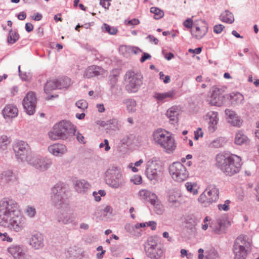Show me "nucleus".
<instances>
[{
	"mask_svg": "<svg viewBox=\"0 0 259 259\" xmlns=\"http://www.w3.org/2000/svg\"><path fill=\"white\" fill-rule=\"evenodd\" d=\"M215 160L216 167L226 176L230 177L239 173L242 165L241 158L233 154H218Z\"/></svg>",
	"mask_w": 259,
	"mask_h": 259,
	"instance_id": "nucleus-1",
	"label": "nucleus"
},
{
	"mask_svg": "<svg viewBox=\"0 0 259 259\" xmlns=\"http://www.w3.org/2000/svg\"><path fill=\"white\" fill-rule=\"evenodd\" d=\"M65 195H52V200L55 207L60 210L57 213L58 221L63 224H68L74 222L75 218L70 211L69 200Z\"/></svg>",
	"mask_w": 259,
	"mask_h": 259,
	"instance_id": "nucleus-2",
	"label": "nucleus"
},
{
	"mask_svg": "<svg viewBox=\"0 0 259 259\" xmlns=\"http://www.w3.org/2000/svg\"><path fill=\"white\" fill-rule=\"evenodd\" d=\"M75 133L76 127L70 121L62 120L53 126L48 136L53 140H66L75 136Z\"/></svg>",
	"mask_w": 259,
	"mask_h": 259,
	"instance_id": "nucleus-3",
	"label": "nucleus"
},
{
	"mask_svg": "<svg viewBox=\"0 0 259 259\" xmlns=\"http://www.w3.org/2000/svg\"><path fill=\"white\" fill-rule=\"evenodd\" d=\"M18 212L19 206L15 200L4 198L0 200V225L7 224L8 219Z\"/></svg>",
	"mask_w": 259,
	"mask_h": 259,
	"instance_id": "nucleus-4",
	"label": "nucleus"
},
{
	"mask_svg": "<svg viewBox=\"0 0 259 259\" xmlns=\"http://www.w3.org/2000/svg\"><path fill=\"white\" fill-rule=\"evenodd\" d=\"M106 183L113 188H121L125 182L121 169L117 166L109 168L105 173Z\"/></svg>",
	"mask_w": 259,
	"mask_h": 259,
	"instance_id": "nucleus-5",
	"label": "nucleus"
},
{
	"mask_svg": "<svg viewBox=\"0 0 259 259\" xmlns=\"http://www.w3.org/2000/svg\"><path fill=\"white\" fill-rule=\"evenodd\" d=\"M125 89L129 93H136L143 84V75L141 73L127 71L124 76Z\"/></svg>",
	"mask_w": 259,
	"mask_h": 259,
	"instance_id": "nucleus-6",
	"label": "nucleus"
},
{
	"mask_svg": "<svg viewBox=\"0 0 259 259\" xmlns=\"http://www.w3.org/2000/svg\"><path fill=\"white\" fill-rule=\"evenodd\" d=\"M16 158L21 161H28L32 156L29 145L23 141H19L13 146Z\"/></svg>",
	"mask_w": 259,
	"mask_h": 259,
	"instance_id": "nucleus-7",
	"label": "nucleus"
},
{
	"mask_svg": "<svg viewBox=\"0 0 259 259\" xmlns=\"http://www.w3.org/2000/svg\"><path fill=\"white\" fill-rule=\"evenodd\" d=\"M169 172L172 179L179 182L186 180L189 176L186 167L180 162H175L170 165Z\"/></svg>",
	"mask_w": 259,
	"mask_h": 259,
	"instance_id": "nucleus-8",
	"label": "nucleus"
},
{
	"mask_svg": "<svg viewBox=\"0 0 259 259\" xmlns=\"http://www.w3.org/2000/svg\"><path fill=\"white\" fill-rule=\"evenodd\" d=\"M7 224L0 226L8 227L15 232H20L25 227L26 219L18 212L8 219Z\"/></svg>",
	"mask_w": 259,
	"mask_h": 259,
	"instance_id": "nucleus-9",
	"label": "nucleus"
},
{
	"mask_svg": "<svg viewBox=\"0 0 259 259\" xmlns=\"http://www.w3.org/2000/svg\"><path fill=\"white\" fill-rule=\"evenodd\" d=\"M145 251L146 255L151 259H159L163 253L161 245L153 239L148 240L147 245L145 247Z\"/></svg>",
	"mask_w": 259,
	"mask_h": 259,
	"instance_id": "nucleus-10",
	"label": "nucleus"
},
{
	"mask_svg": "<svg viewBox=\"0 0 259 259\" xmlns=\"http://www.w3.org/2000/svg\"><path fill=\"white\" fill-rule=\"evenodd\" d=\"M27 162L40 171L47 170L52 164L50 159L40 155H32Z\"/></svg>",
	"mask_w": 259,
	"mask_h": 259,
	"instance_id": "nucleus-11",
	"label": "nucleus"
},
{
	"mask_svg": "<svg viewBox=\"0 0 259 259\" xmlns=\"http://www.w3.org/2000/svg\"><path fill=\"white\" fill-rule=\"evenodd\" d=\"M36 97L33 92L27 93L22 101L24 111L29 115H33L35 112L36 106Z\"/></svg>",
	"mask_w": 259,
	"mask_h": 259,
	"instance_id": "nucleus-12",
	"label": "nucleus"
},
{
	"mask_svg": "<svg viewBox=\"0 0 259 259\" xmlns=\"http://www.w3.org/2000/svg\"><path fill=\"white\" fill-rule=\"evenodd\" d=\"M230 222L224 217L217 219L216 221H212L209 224V228L212 232L217 234H222L226 232L228 226H230Z\"/></svg>",
	"mask_w": 259,
	"mask_h": 259,
	"instance_id": "nucleus-13",
	"label": "nucleus"
},
{
	"mask_svg": "<svg viewBox=\"0 0 259 259\" xmlns=\"http://www.w3.org/2000/svg\"><path fill=\"white\" fill-rule=\"evenodd\" d=\"M212 92L209 104L212 106L220 107L224 104V100L226 98V95L221 93V90L218 88L213 87Z\"/></svg>",
	"mask_w": 259,
	"mask_h": 259,
	"instance_id": "nucleus-14",
	"label": "nucleus"
},
{
	"mask_svg": "<svg viewBox=\"0 0 259 259\" xmlns=\"http://www.w3.org/2000/svg\"><path fill=\"white\" fill-rule=\"evenodd\" d=\"M2 113L5 119H13L17 116L18 109L14 104H7L3 109Z\"/></svg>",
	"mask_w": 259,
	"mask_h": 259,
	"instance_id": "nucleus-15",
	"label": "nucleus"
},
{
	"mask_svg": "<svg viewBox=\"0 0 259 259\" xmlns=\"http://www.w3.org/2000/svg\"><path fill=\"white\" fill-rule=\"evenodd\" d=\"M74 188L78 193H90L91 185L85 180H77L73 183Z\"/></svg>",
	"mask_w": 259,
	"mask_h": 259,
	"instance_id": "nucleus-16",
	"label": "nucleus"
},
{
	"mask_svg": "<svg viewBox=\"0 0 259 259\" xmlns=\"http://www.w3.org/2000/svg\"><path fill=\"white\" fill-rule=\"evenodd\" d=\"M29 244L35 249L42 248L44 246V239L42 234L36 233L32 235L29 239Z\"/></svg>",
	"mask_w": 259,
	"mask_h": 259,
	"instance_id": "nucleus-17",
	"label": "nucleus"
},
{
	"mask_svg": "<svg viewBox=\"0 0 259 259\" xmlns=\"http://www.w3.org/2000/svg\"><path fill=\"white\" fill-rule=\"evenodd\" d=\"M112 212V207L107 205L105 207L100 206L98 207L96 209L94 215L100 220L106 221L108 215L111 214Z\"/></svg>",
	"mask_w": 259,
	"mask_h": 259,
	"instance_id": "nucleus-18",
	"label": "nucleus"
},
{
	"mask_svg": "<svg viewBox=\"0 0 259 259\" xmlns=\"http://www.w3.org/2000/svg\"><path fill=\"white\" fill-rule=\"evenodd\" d=\"M166 137L169 139V141L165 138L163 139V141L160 142L158 145L164 149L166 153H171L175 150L176 147L175 140L169 135H168Z\"/></svg>",
	"mask_w": 259,
	"mask_h": 259,
	"instance_id": "nucleus-19",
	"label": "nucleus"
},
{
	"mask_svg": "<svg viewBox=\"0 0 259 259\" xmlns=\"http://www.w3.org/2000/svg\"><path fill=\"white\" fill-rule=\"evenodd\" d=\"M102 67L97 65H91L89 66L84 71L83 76L85 78H91L98 76L101 74Z\"/></svg>",
	"mask_w": 259,
	"mask_h": 259,
	"instance_id": "nucleus-20",
	"label": "nucleus"
},
{
	"mask_svg": "<svg viewBox=\"0 0 259 259\" xmlns=\"http://www.w3.org/2000/svg\"><path fill=\"white\" fill-rule=\"evenodd\" d=\"M7 250L14 259H21L25 254L22 247L20 245H13L8 248Z\"/></svg>",
	"mask_w": 259,
	"mask_h": 259,
	"instance_id": "nucleus-21",
	"label": "nucleus"
},
{
	"mask_svg": "<svg viewBox=\"0 0 259 259\" xmlns=\"http://www.w3.org/2000/svg\"><path fill=\"white\" fill-rule=\"evenodd\" d=\"M176 95V92L174 90H170L165 93L155 92L153 95V98L157 100V103H162L166 101L167 98L172 99Z\"/></svg>",
	"mask_w": 259,
	"mask_h": 259,
	"instance_id": "nucleus-22",
	"label": "nucleus"
},
{
	"mask_svg": "<svg viewBox=\"0 0 259 259\" xmlns=\"http://www.w3.org/2000/svg\"><path fill=\"white\" fill-rule=\"evenodd\" d=\"M226 96L233 106L241 104L244 100L243 96L239 92L226 94Z\"/></svg>",
	"mask_w": 259,
	"mask_h": 259,
	"instance_id": "nucleus-23",
	"label": "nucleus"
},
{
	"mask_svg": "<svg viewBox=\"0 0 259 259\" xmlns=\"http://www.w3.org/2000/svg\"><path fill=\"white\" fill-rule=\"evenodd\" d=\"M68 185L61 182L57 183L51 189V194H65L68 193Z\"/></svg>",
	"mask_w": 259,
	"mask_h": 259,
	"instance_id": "nucleus-24",
	"label": "nucleus"
},
{
	"mask_svg": "<svg viewBox=\"0 0 259 259\" xmlns=\"http://www.w3.org/2000/svg\"><path fill=\"white\" fill-rule=\"evenodd\" d=\"M235 242L251 250L252 240L246 235H240L236 239Z\"/></svg>",
	"mask_w": 259,
	"mask_h": 259,
	"instance_id": "nucleus-25",
	"label": "nucleus"
},
{
	"mask_svg": "<svg viewBox=\"0 0 259 259\" xmlns=\"http://www.w3.org/2000/svg\"><path fill=\"white\" fill-rule=\"evenodd\" d=\"M209 116V131L211 132H213L215 129V125L218 124L219 121L218 113L215 111H212L208 113Z\"/></svg>",
	"mask_w": 259,
	"mask_h": 259,
	"instance_id": "nucleus-26",
	"label": "nucleus"
},
{
	"mask_svg": "<svg viewBox=\"0 0 259 259\" xmlns=\"http://www.w3.org/2000/svg\"><path fill=\"white\" fill-rule=\"evenodd\" d=\"M166 115L171 124L178 122L179 115L178 108L176 106L171 107L167 110Z\"/></svg>",
	"mask_w": 259,
	"mask_h": 259,
	"instance_id": "nucleus-27",
	"label": "nucleus"
},
{
	"mask_svg": "<svg viewBox=\"0 0 259 259\" xmlns=\"http://www.w3.org/2000/svg\"><path fill=\"white\" fill-rule=\"evenodd\" d=\"M145 173L150 181H157L160 174V171L158 170L156 168L147 166Z\"/></svg>",
	"mask_w": 259,
	"mask_h": 259,
	"instance_id": "nucleus-28",
	"label": "nucleus"
},
{
	"mask_svg": "<svg viewBox=\"0 0 259 259\" xmlns=\"http://www.w3.org/2000/svg\"><path fill=\"white\" fill-rule=\"evenodd\" d=\"M169 135L166 131L162 129H158L154 131L153 133V137L154 141L158 144L161 141H163V139H165L168 141V139L166 136Z\"/></svg>",
	"mask_w": 259,
	"mask_h": 259,
	"instance_id": "nucleus-29",
	"label": "nucleus"
},
{
	"mask_svg": "<svg viewBox=\"0 0 259 259\" xmlns=\"http://www.w3.org/2000/svg\"><path fill=\"white\" fill-rule=\"evenodd\" d=\"M58 90L67 89L71 84V79L67 76H63L56 79Z\"/></svg>",
	"mask_w": 259,
	"mask_h": 259,
	"instance_id": "nucleus-30",
	"label": "nucleus"
},
{
	"mask_svg": "<svg viewBox=\"0 0 259 259\" xmlns=\"http://www.w3.org/2000/svg\"><path fill=\"white\" fill-rule=\"evenodd\" d=\"M218 195H216L213 198L211 197V195H200L198 199L199 203L204 207H207L209 206L218 198Z\"/></svg>",
	"mask_w": 259,
	"mask_h": 259,
	"instance_id": "nucleus-31",
	"label": "nucleus"
},
{
	"mask_svg": "<svg viewBox=\"0 0 259 259\" xmlns=\"http://www.w3.org/2000/svg\"><path fill=\"white\" fill-rule=\"evenodd\" d=\"M202 22L205 24V26L202 27L201 28L199 26H196V32L197 33L194 35L192 32V35L194 36L196 39H201L207 33L208 29V25L205 20H203Z\"/></svg>",
	"mask_w": 259,
	"mask_h": 259,
	"instance_id": "nucleus-32",
	"label": "nucleus"
},
{
	"mask_svg": "<svg viewBox=\"0 0 259 259\" xmlns=\"http://www.w3.org/2000/svg\"><path fill=\"white\" fill-rule=\"evenodd\" d=\"M49 151L54 155L57 156L63 154L66 150V147L63 145H53L48 147Z\"/></svg>",
	"mask_w": 259,
	"mask_h": 259,
	"instance_id": "nucleus-33",
	"label": "nucleus"
},
{
	"mask_svg": "<svg viewBox=\"0 0 259 259\" xmlns=\"http://www.w3.org/2000/svg\"><path fill=\"white\" fill-rule=\"evenodd\" d=\"M182 195H168L167 198L169 205L171 207H179L181 203Z\"/></svg>",
	"mask_w": 259,
	"mask_h": 259,
	"instance_id": "nucleus-34",
	"label": "nucleus"
},
{
	"mask_svg": "<svg viewBox=\"0 0 259 259\" xmlns=\"http://www.w3.org/2000/svg\"><path fill=\"white\" fill-rule=\"evenodd\" d=\"M220 20L227 23L232 24L234 21L233 14L229 10H226L220 16Z\"/></svg>",
	"mask_w": 259,
	"mask_h": 259,
	"instance_id": "nucleus-35",
	"label": "nucleus"
},
{
	"mask_svg": "<svg viewBox=\"0 0 259 259\" xmlns=\"http://www.w3.org/2000/svg\"><path fill=\"white\" fill-rule=\"evenodd\" d=\"M248 140L247 137L242 131H240L236 134L234 143L236 145H242L246 144Z\"/></svg>",
	"mask_w": 259,
	"mask_h": 259,
	"instance_id": "nucleus-36",
	"label": "nucleus"
},
{
	"mask_svg": "<svg viewBox=\"0 0 259 259\" xmlns=\"http://www.w3.org/2000/svg\"><path fill=\"white\" fill-rule=\"evenodd\" d=\"M233 252L234 255V259H246L247 254L250 252V251L244 249H237L234 247H233Z\"/></svg>",
	"mask_w": 259,
	"mask_h": 259,
	"instance_id": "nucleus-37",
	"label": "nucleus"
},
{
	"mask_svg": "<svg viewBox=\"0 0 259 259\" xmlns=\"http://www.w3.org/2000/svg\"><path fill=\"white\" fill-rule=\"evenodd\" d=\"M123 104L126 105V108L128 112L133 113L136 111V102L131 98L125 99L122 101Z\"/></svg>",
	"mask_w": 259,
	"mask_h": 259,
	"instance_id": "nucleus-38",
	"label": "nucleus"
},
{
	"mask_svg": "<svg viewBox=\"0 0 259 259\" xmlns=\"http://www.w3.org/2000/svg\"><path fill=\"white\" fill-rule=\"evenodd\" d=\"M19 38V34L16 31H13L11 29L9 31V34L7 37V42L9 44H14Z\"/></svg>",
	"mask_w": 259,
	"mask_h": 259,
	"instance_id": "nucleus-39",
	"label": "nucleus"
},
{
	"mask_svg": "<svg viewBox=\"0 0 259 259\" xmlns=\"http://www.w3.org/2000/svg\"><path fill=\"white\" fill-rule=\"evenodd\" d=\"M58 89L56 79L48 81L44 86V91L46 93Z\"/></svg>",
	"mask_w": 259,
	"mask_h": 259,
	"instance_id": "nucleus-40",
	"label": "nucleus"
},
{
	"mask_svg": "<svg viewBox=\"0 0 259 259\" xmlns=\"http://www.w3.org/2000/svg\"><path fill=\"white\" fill-rule=\"evenodd\" d=\"M120 127V122L117 119L113 118L108 120V127L107 128H109L112 130L116 131L119 130Z\"/></svg>",
	"mask_w": 259,
	"mask_h": 259,
	"instance_id": "nucleus-41",
	"label": "nucleus"
},
{
	"mask_svg": "<svg viewBox=\"0 0 259 259\" xmlns=\"http://www.w3.org/2000/svg\"><path fill=\"white\" fill-rule=\"evenodd\" d=\"M150 12L154 14L153 17L155 20L160 19L164 16L163 11L157 7H151Z\"/></svg>",
	"mask_w": 259,
	"mask_h": 259,
	"instance_id": "nucleus-42",
	"label": "nucleus"
},
{
	"mask_svg": "<svg viewBox=\"0 0 259 259\" xmlns=\"http://www.w3.org/2000/svg\"><path fill=\"white\" fill-rule=\"evenodd\" d=\"M207 192V194H219V189L215 185H208L201 194H204Z\"/></svg>",
	"mask_w": 259,
	"mask_h": 259,
	"instance_id": "nucleus-43",
	"label": "nucleus"
},
{
	"mask_svg": "<svg viewBox=\"0 0 259 259\" xmlns=\"http://www.w3.org/2000/svg\"><path fill=\"white\" fill-rule=\"evenodd\" d=\"M187 190L193 194H197L198 193V187L195 183L187 182L185 184Z\"/></svg>",
	"mask_w": 259,
	"mask_h": 259,
	"instance_id": "nucleus-44",
	"label": "nucleus"
},
{
	"mask_svg": "<svg viewBox=\"0 0 259 259\" xmlns=\"http://www.w3.org/2000/svg\"><path fill=\"white\" fill-rule=\"evenodd\" d=\"M205 259H220L218 252L214 249L207 250L205 253Z\"/></svg>",
	"mask_w": 259,
	"mask_h": 259,
	"instance_id": "nucleus-45",
	"label": "nucleus"
},
{
	"mask_svg": "<svg viewBox=\"0 0 259 259\" xmlns=\"http://www.w3.org/2000/svg\"><path fill=\"white\" fill-rule=\"evenodd\" d=\"M103 31L105 32H107L110 34L114 35L117 32V29L114 27H111L109 25L104 23L102 26Z\"/></svg>",
	"mask_w": 259,
	"mask_h": 259,
	"instance_id": "nucleus-46",
	"label": "nucleus"
},
{
	"mask_svg": "<svg viewBox=\"0 0 259 259\" xmlns=\"http://www.w3.org/2000/svg\"><path fill=\"white\" fill-rule=\"evenodd\" d=\"M144 198L147 199L154 207L159 203L156 195H143Z\"/></svg>",
	"mask_w": 259,
	"mask_h": 259,
	"instance_id": "nucleus-47",
	"label": "nucleus"
},
{
	"mask_svg": "<svg viewBox=\"0 0 259 259\" xmlns=\"http://www.w3.org/2000/svg\"><path fill=\"white\" fill-rule=\"evenodd\" d=\"M25 212L28 217L32 218L36 214V210L34 207L28 205L26 206L25 209Z\"/></svg>",
	"mask_w": 259,
	"mask_h": 259,
	"instance_id": "nucleus-48",
	"label": "nucleus"
},
{
	"mask_svg": "<svg viewBox=\"0 0 259 259\" xmlns=\"http://www.w3.org/2000/svg\"><path fill=\"white\" fill-rule=\"evenodd\" d=\"M233 119L228 120V122L230 123L232 125L234 126L239 127L241 126L242 123L240 117L239 116H235Z\"/></svg>",
	"mask_w": 259,
	"mask_h": 259,
	"instance_id": "nucleus-49",
	"label": "nucleus"
},
{
	"mask_svg": "<svg viewBox=\"0 0 259 259\" xmlns=\"http://www.w3.org/2000/svg\"><path fill=\"white\" fill-rule=\"evenodd\" d=\"M114 70H112V73L108 77V84H117L118 75L114 73Z\"/></svg>",
	"mask_w": 259,
	"mask_h": 259,
	"instance_id": "nucleus-50",
	"label": "nucleus"
},
{
	"mask_svg": "<svg viewBox=\"0 0 259 259\" xmlns=\"http://www.w3.org/2000/svg\"><path fill=\"white\" fill-rule=\"evenodd\" d=\"M76 106L82 110L86 109L88 106V102L84 100H80L77 101L75 103Z\"/></svg>",
	"mask_w": 259,
	"mask_h": 259,
	"instance_id": "nucleus-51",
	"label": "nucleus"
},
{
	"mask_svg": "<svg viewBox=\"0 0 259 259\" xmlns=\"http://www.w3.org/2000/svg\"><path fill=\"white\" fill-rule=\"evenodd\" d=\"M230 203H231L230 200H226L225 201L224 204H220L218 205V209L220 210H224V211H227L229 210L230 209L229 204Z\"/></svg>",
	"mask_w": 259,
	"mask_h": 259,
	"instance_id": "nucleus-52",
	"label": "nucleus"
},
{
	"mask_svg": "<svg viewBox=\"0 0 259 259\" xmlns=\"http://www.w3.org/2000/svg\"><path fill=\"white\" fill-rule=\"evenodd\" d=\"M5 180L9 183L12 181L15 180L16 177L12 171L9 170L5 172Z\"/></svg>",
	"mask_w": 259,
	"mask_h": 259,
	"instance_id": "nucleus-53",
	"label": "nucleus"
},
{
	"mask_svg": "<svg viewBox=\"0 0 259 259\" xmlns=\"http://www.w3.org/2000/svg\"><path fill=\"white\" fill-rule=\"evenodd\" d=\"M225 112L227 116L228 121L233 119V118H234L235 116H237V114L234 111L229 109H226Z\"/></svg>",
	"mask_w": 259,
	"mask_h": 259,
	"instance_id": "nucleus-54",
	"label": "nucleus"
},
{
	"mask_svg": "<svg viewBox=\"0 0 259 259\" xmlns=\"http://www.w3.org/2000/svg\"><path fill=\"white\" fill-rule=\"evenodd\" d=\"M131 181L134 184L139 185L142 183V177L140 175H136L132 177L131 179Z\"/></svg>",
	"mask_w": 259,
	"mask_h": 259,
	"instance_id": "nucleus-55",
	"label": "nucleus"
},
{
	"mask_svg": "<svg viewBox=\"0 0 259 259\" xmlns=\"http://www.w3.org/2000/svg\"><path fill=\"white\" fill-rule=\"evenodd\" d=\"M124 23L126 25H137L140 24V20L138 19L134 18L132 20H125Z\"/></svg>",
	"mask_w": 259,
	"mask_h": 259,
	"instance_id": "nucleus-56",
	"label": "nucleus"
},
{
	"mask_svg": "<svg viewBox=\"0 0 259 259\" xmlns=\"http://www.w3.org/2000/svg\"><path fill=\"white\" fill-rule=\"evenodd\" d=\"M159 75L160 79L163 80L164 83H168L170 81V77L169 75H165L163 72H160Z\"/></svg>",
	"mask_w": 259,
	"mask_h": 259,
	"instance_id": "nucleus-57",
	"label": "nucleus"
},
{
	"mask_svg": "<svg viewBox=\"0 0 259 259\" xmlns=\"http://www.w3.org/2000/svg\"><path fill=\"white\" fill-rule=\"evenodd\" d=\"M210 147L218 148H220L222 146V143L219 139H215L212 141L210 145Z\"/></svg>",
	"mask_w": 259,
	"mask_h": 259,
	"instance_id": "nucleus-58",
	"label": "nucleus"
},
{
	"mask_svg": "<svg viewBox=\"0 0 259 259\" xmlns=\"http://www.w3.org/2000/svg\"><path fill=\"white\" fill-rule=\"evenodd\" d=\"M193 21L192 18H188L183 22L184 26L188 28H191L193 26Z\"/></svg>",
	"mask_w": 259,
	"mask_h": 259,
	"instance_id": "nucleus-59",
	"label": "nucleus"
},
{
	"mask_svg": "<svg viewBox=\"0 0 259 259\" xmlns=\"http://www.w3.org/2000/svg\"><path fill=\"white\" fill-rule=\"evenodd\" d=\"M203 136V133L202 131V128L198 127L197 130L194 132V138L195 140H198L200 137H202Z\"/></svg>",
	"mask_w": 259,
	"mask_h": 259,
	"instance_id": "nucleus-60",
	"label": "nucleus"
},
{
	"mask_svg": "<svg viewBox=\"0 0 259 259\" xmlns=\"http://www.w3.org/2000/svg\"><path fill=\"white\" fill-rule=\"evenodd\" d=\"M111 93L115 97H120L122 95V89L119 86L117 87L115 90L111 92Z\"/></svg>",
	"mask_w": 259,
	"mask_h": 259,
	"instance_id": "nucleus-61",
	"label": "nucleus"
},
{
	"mask_svg": "<svg viewBox=\"0 0 259 259\" xmlns=\"http://www.w3.org/2000/svg\"><path fill=\"white\" fill-rule=\"evenodd\" d=\"M225 26L222 24H217L213 27V32L216 34H219L223 30Z\"/></svg>",
	"mask_w": 259,
	"mask_h": 259,
	"instance_id": "nucleus-62",
	"label": "nucleus"
},
{
	"mask_svg": "<svg viewBox=\"0 0 259 259\" xmlns=\"http://www.w3.org/2000/svg\"><path fill=\"white\" fill-rule=\"evenodd\" d=\"M20 78L23 81H29L31 78V75L30 73L23 72L22 74H19Z\"/></svg>",
	"mask_w": 259,
	"mask_h": 259,
	"instance_id": "nucleus-63",
	"label": "nucleus"
},
{
	"mask_svg": "<svg viewBox=\"0 0 259 259\" xmlns=\"http://www.w3.org/2000/svg\"><path fill=\"white\" fill-rule=\"evenodd\" d=\"M154 211L157 214H162L163 212V206L159 203L154 207Z\"/></svg>",
	"mask_w": 259,
	"mask_h": 259,
	"instance_id": "nucleus-64",
	"label": "nucleus"
}]
</instances>
